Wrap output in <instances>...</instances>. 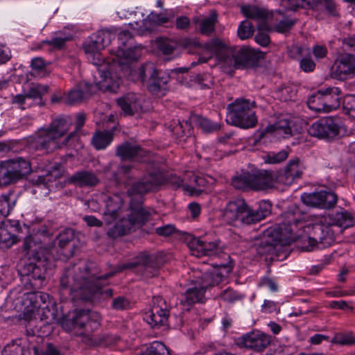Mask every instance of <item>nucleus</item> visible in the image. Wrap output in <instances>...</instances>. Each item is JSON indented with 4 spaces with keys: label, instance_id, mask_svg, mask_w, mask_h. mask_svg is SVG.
Returning a JSON list of instances; mask_svg holds the SVG:
<instances>
[{
    "label": "nucleus",
    "instance_id": "nucleus-26",
    "mask_svg": "<svg viewBox=\"0 0 355 355\" xmlns=\"http://www.w3.org/2000/svg\"><path fill=\"white\" fill-rule=\"evenodd\" d=\"M116 103L125 116H133L143 111L142 100L135 93H128L119 98Z\"/></svg>",
    "mask_w": 355,
    "mask_h": 355
},
{
    "label": "nucleus",
    "instance_id": "nucleus-57",
    "mask_svg": "<svg viewBox=\"0 0 355 355\" xmlns=\"http://www.w3.org/2000/svg\"><path fill=\"white\" fill-rule=\"evenodd\" d=\"M315 66V62L309 57L302 58L300 61V69L306 73L313 71Z\"/></svg>",
    "mask_w": 355,
    "mask_h": 355
},
{
    "label": "nucleus",
    "instance_id": "nucleus-45",
    "mask_svg": "<svg viewBox=\"0 0 355 355\" xmlns=\"http://www.w3.org/2000/svg\"><path fill=\"white\" fill-rule=\"evenodd\" d=\"M1 355H31V352L21 343L12 341L4 347Z\"/></svg>",
    "mask_w": 355,
    "mask_h": 355
},
{
    "label": "nucleus",
    "instance_id": "nucleus-63",
    "mask_svg": "<svg viewBox=\"0 0 355 355\" xmlns=\"http://www.w3.org/2000/svg\"><path fill=\"white\" fill-rule=\"evenodd\" d=\"M191 21L186 16H180L176 18L175 27L178 30L187 31L190 27Z\"/></svg>",
    "mask_w": 355,
    "mask_h": 355
},
{
    "label": "nucleus",
    "instance_id": "nucleus-43",
    "mask_svg": "<svg viewBox=\"0 0 355 355\" xmlns=\"http://www.w3.org/2000/svg\"><path fill=\"white\" fill-rule=\"evenodd\" d=\"M322 92L323 89H320L309 98L307 105L311 110L317 112H327Z\"/></svg>",
    "mask_w": 355,
    "mask_h": 355
},
{
    "label": "nucleus",
    "instance_id": "nucleus-10",
    "mask_svg": "<svg viewBox=\"0 0 355 355\" xmlns=\"http://www.w3.org/2000/svg\"><path fill=\"white\" fill-rule=\"evenodd\" d=\"M138 77L137 79L144 83L149 76L148 89L153 95L162 96L168 90V83L171 75L159 70H157L151 62L142 64L137 69L134 70Z\"/></svg>",
    "mask_w": 355,
    "mask_h": 355
},
{
    "label": "nucleus",
    "instance_id": "nucleus-1",
    "mask_svg": "<svg viewBox=\"0 0 355 355\" xmlns=\"http://www.w3.org/2000/svg\"><path fill=\"white\" fill-rule=\"evenodd\" d=\"M161 267L160 261L154 254L141 253L135 260L116 266L110 272L98 275L91 266L83 263L67 268L60 278L61 295L68 294L73 300L94 301L98 294L112 297L113 290L103 287L107 279L128 269H135L144 278L157 276Z\"/></svg>",
    "mask_w": 355,
    "mask_h": 355
},
{
    "label": "nucleus",
    "instance_id": "nucleus-28",
    "mask_svg": "<svg viewBox=\"0 0 355 355\" xmlns=\"http://www.w3.org/2000/svg\"><path fill=\"white\" fill-rule=\"evenodd\" d=\"M184 181V189L190 194L196 196L200 194L209 183V180L203 175L193 172L185 174Z\"/></svg>",
    "mask_w": 355,
    "mask_h": 355
},
{
    "label": "nucleus",
    "instance_id": "nucleus-34",
    "mask_svg": "<svg viewBox=\"0 0 355 355\" xmlns=\"http://www.w3.org/2000/svg\"><path fill=\"white\" fill-rule=\"evenodd\" d=\"M49 300V295L46 293L34 291L26 295L25 303L28 302L27 306L32 309H45L48 306L46 302Z\"/></svg>",
    "mask_w": 355,
    "mask_h": 355
},
{
    "label": "nucleus",
    "instance_id": "nucleus-50",
    "mask_svg": "<svg viewBox=\"0 0 355 355\" xmlns=\"http://www.w3.org/2000/svg\"><path fill=\"white\" fill-rule=\"evenodd\" d=\"M159 50L166 55H171L177 48V43L168 39H159L157 40Z\"/></svg>",
    "mask_w": 355,
    "mask_h": 355
},
{
    "label": "nucleus",
    "instance_id": "nucleus-52",
    "mask_svg": "<svg viewBox=\"0 0 355 355\" xmlns=\"http://www.w3.org/2000/svg\"><path fill=\"white\" fill-rule=\"evenodd\" d=\"M33 351L35 355H61L60 352L52 343H48L44 348L34 346Z\"/></svg>",
    "mask_w": 355,
    "mask_h": 355
},
{
    "label": "nucleus",
    "instance_id": "nucleus-41",
    "mask_svg": "<svg viewBox=\"0 0 355 355\" xmlns=\"http://www.w3.org/2000/svg\"><path fill=\"white\" fill-rule=\"evenodd\" d=\"M21 180L10 166L6 164L0 169V185L8 186Z\"/></svg>",
    "mask_w": 355,
    "mask_h": 355
},
{
    "label": "nucleus",
    "instance_id": "nucleus-29",
    "mask_svg": "<svg viewBox=\"0 0 355 355\" xmlns=\"http://www.w3.org/2000/svg\"><path fill=\"white\" fill-rule=\"evenodd\" d=\"M105 210L103 213L104 220L107 224H111L119 216L123 200L119 193L108 196L104 200Z\"/></svg>",
    "mask_w": 355,
    "mask_h": 355
},
{
    "label": "nucleus",
    "instance_id": "nucleus-5",
    "mask_svg": "<svg viewBox=\"0 0 355 355\" xmlns=\"http://www.w3.org/2000/svg\"><path fill=\"white\" fill-rule=\"evenodd\" d=\"M271 208L268 200H261L255 208H251L243 198H236L227 203L223 218L227 224L240 227L263 220L270 214Z\"/></svg>",
    "mask_w": 355,
    "mask_h": 355
},
{
    "label": "nucleus",
    "instance_id": "nucleus-19",
    "mask_svg": "<svg viewBox=\"0 0 355 355\" xmlns=\"http://www.w3.org/2000/svg\"><path fill=\"white\" fill-rule=\"evenodd\" d=\"M305 169L303 162L297 157L289 160L283 170L275 175V182L284 185H291L302 178Z\"/></svg>",
    "mask_w": 355,
    "mask_h": 355
},
{
    "label": "nucleus",
    "instance_id": "nucleus-6",
    "mask_svg": "<svg viewBox=\"0 0 355 355\" xmlns=\"http://www.w3.org/2000/svg\"><path fill=\"white\" fill-rule=\"evenodd\" d=\"M282 221L270 227L266 232L265 238L257 246V251L260 255L272 253L279 242H291L294 241L293 227L300 221L299 208L292 206L282 215Z\"/></svg>",
    "mask_w": 355,
    "mask_h": 355
},
{
    "label": "nucleus",
    "instance_id": "nucleus-35",
    "mask_svg": "<svg viewBox=\"0 0 355 355\" xmlns=\"http://www.w3.org/2000/svg\"><path fill=\"white\" fill-rule=\"evenodd\" d=\"M49 87L47 85L33 83L29 89L26 92V94L27 98L33 99L35 105L42 107L45 105L42 97L49 92Z\"/></svg>",
    "mask_w": 355,
    "mask_h": 355
},
{
    "label": "nucleus",
    "instance_id": "nucleus-22",
    "mask_svg": "<svg viewBox=\"0 0 355 355\" xmlns=\"http://www.w3.org/2000/svg\"><path fill=\"white\" fill-rule=\"evenodd\" d=\"M113 38L114 35L109 31H98L89 36L84 42L85 53L98 56L99 51L109 45Z\"/></svg>",
    "mask_w": 355,
    "mask_h": 355
},
{
    "label": "nucleus",
    "instance_id": "nucleus-17",
    "mask_svg": "<svg viewBox=\"0 0 355 355\" xmlns=\"http://www.w3.org/2000/svg\"><path fill=\"white\" fill-rule=\"evenodd\" d=\"M60 253L66 258L73 257L81 247L80 241L76 231L67 228L61 231L55 237Z\"/></svg>",
    "mask_w": 355,
    "mask_h": 355
},
{
    "label": "nucleus",
    "instance_id": "nucleus-12",
    "mask_svg": "<svg viewBox=\"0 0 355 355\" xmlns=\"http://www.w3.org/2000/svg\"><path fill=\"white\" fill-rule=\"evenodd\" d=\"M308 133L319 139H334L345 132L343 121L338 116L323 117L313 123L307 129Z\"/></svg>",
    "mask_w": 355,
    "mask_h": 355
},
{
    "label": "nucleus",
    "instance_id": "nucleus-11",
    "mask_svg": "<svg viewBox=\"0 0 355 355\" xmlns=\"http://www.w3.org/2000/svg\"><path fill=\"white\" fill-rule=\"evenodd\" d=\"M275 176L272 173L264 170L244 171L232 180V186L238 189L247 187L255 190H265L274 186Z\"/></svg>",
    "mask_w": 355,
    "mask_h": 355
},
{
    "label": "nucleus",
    "instance_id": "nucleus-23",
    "mask_svg": "<svg viewBox=\"0 0 355 355\" xmlns=\"http://www.w3.org/2000/svg\"><path fill=\"white\" fill-rule=\"evenodd\" d=\"M297 132L294 121L288 116H281L273 124L268 125L261 132L259 138L264 137L266 133H273L277 137H289Z\"/></svg>",
    "mask_w": 355,
    "mask_h": 355
},
{
    "label": "nucleus",
    "instance_id": "nucleus-2",
    "mask_svg": "<svg viewBox=\"0 0 355 355\" xmlns=\"http://www.w3.org/2000/svg\"><path fill=\"white\" fill-rule=\"evenodd\" d=\"M164 182V178L162 173L153 171L134 183L127 191L131 198L130 213L126 218H121L108 230L109 236L116 238L126 235L135 225H142L146 223L155 211L149 207H144L141 196L155 190Z\"/></svg>",
    "mask_w": 355,
    "mask_h": 355
},
{
    "label": "nucleus",
    "instance_id": "nucleus-4",
    "mask_svg": "<svg viewBox=\"0 0 355 355\" xmlns=\"http://www.w3.org/2000/svg\"><path fill=\"white\" fill-rule=\"evenodd\" d=\"M21 253L24 262L22 275L28 277L29 284L34 290L41 288L46 283L49 265L46 252L31 238H26Z\"/></svg>",
    "mask_w": 355,
    "mask_h": 355
},
{
    "label": "nucleus",
    "instance_id": "nucleus-3",
    "mask_svg": "<svg viewBox=\"0 0 355 355\" xmlns=\"http://www.w3.org/2000/svg\"><path fill=\"white\" fill-rule=\"evenodd\" d=\"M119 46L116 50L112 49L111 53L115 55L116 58H112L113 64L105 62L104 58H101V54L88 55L93 64L97 67V71L100 80L94 82L95 84L101 85L105 83L112 85H117V89L121 84V75H115L114 71L117 68H122L123 66L128 68L127 64L138 60L142 54L143 48L141 45L135 44L132 33L127 30L122 31L118 34Z\"/></svg>",
    "mask_w": 355,
    "mask_h": 355
},
{
    "label": "nucleus",
    "instance_id": "nucleus-59",
    "mask_svg": "<svg viewBox=\"0 0 355 355\" xmlns=\"http://www.w3.org/2000/svg\"><path fill=\"white\" fill-rule=\"evenodd\" d=\"M312 53L315 58L319 60L327 57L328 50L324 45L315 44L312 48Z\"/></svg>",
    "mask_w": 355,
    "mask_h": 355
},
{
    "label": "nucleus",
    "instance_id": "nucleus-39",
    "mask_svg": "<svg viewBox=\"0 0 355 355\" xmlns=\"http://www.w3.org/2000/svg\"><path fill=\"white\" fill-rule=\"evenodd\" d=\"M113 140L110 131H98L92 137V143L96 150L105 149Z\"/></svg>",
    "mask_w": 355,
    "mask_h": 355
},
{
    "label": "nucleus",
    "instance_id": "nucleus-62",
    "mask_svg": "<svg viewBox=\"0 0 355 355\" xmlns=\"http://www.w3.org/2000/svg\"><path fill=\"white\" fill-rule=\"evenodd\" d=\"M48 64L45 60L41 57H36L32 59L31 66L33 70L36 72L43 71Z\"/></svg>",
    "mask_w": 355,
    "mask_h": 355
},
{
    "label": "nucleus",
    "instance_id": "nucleus-40",
    "mask_svg": "<svg viewBox=\"0 0 355 355\" xmlns=\"http://www.w3.org/2000/svg\"><path fill=\"white\" fill-rule=\"evenodd\" d=\"M190 123L195 124L204 132L207 133L217 131L220 128V125L219 123H213L208 119L198 115L192 116L190 118Z\"/></svg>",
    "mask_w": 355,
    "mask_h": 355
},
{
    "label": "nucleus",
    "instance_id": "nucleus-58",
    "mask_svg": "<svg viewBox=\"0 0 355 355\" xmlns=\"http://www.w3.org/2000/svg\"><path fill=\"white\" fill-rule=\"evenodd\" d=\"M281 99L284 101H292L296 96V92L290 86H286L279 89Z\"/></svg>",
    "mask_w": 355,
    "mask_h": 355
},
{
    "label": "nucleus",
    "instance_id": "nucleus-60",
    "mask_svg": "<svg viewBox=\"0 0 355 355\" xmlns=\"http://www.w3.org/2000/svg\"><path fill=\"white\" fill-rule=\"evenodd\" d=\"M155 233L161 236H168L175 232L176 228L174 225L168 224L164 226L155 228Z\"/></svg>",
    "mask_w": 355,
    "mask_h": 355
},
{
    "label": "nucleus",
    "instance_id": "nucleus-30",
    "mask_svg": "<svg viewBox=\"0 0 355 355\" xmlns=\"http://www.w3.org/2000/svg\"><path fill=\"white\" fill-rule=\"evenodd\" d=\"M324 222L327 223L330 226L335 225L343 229L351 227L355 224V220L352 214L346 210L329 214L324 218Z\"/></svg>",
    "mask_w": 355,
    "mask_h": 355
},
{
    "label": "nucleus",
    "instance_id": "nucleus-15",
    "mask_svg": "<svg viewBox=\"0 0 355 355\" xmlns=\"http://www.w3.org/2000/svg\"><path fill=\"white\" fill-rule=\"evenodd\" d=\"M169 312L166 300L161 296H155L150 309L144 314L143 318L151 328L158 329L167 324Z\"/></svg>",
    "mask_w": 355,
    "mask_h": 355
},
{
    "label": "nucleus",
    "instance_id": "nucleus-25",
    "mask_svg": "<svg viewBox=\"0 0 355 355\" xmlns=\"http://www.w3.org/2000/svg\"><path fill=\"white\" fill-rule=\"evenodd\" d=\"M116 155L122 160L142 162L147 155V151L139 145L125 141L116 147Z\"/></svg>",
    "mask_w": 355,
    "mask_h": 355
},
{
    "label": "nucleus",
    "instance_id": "nucleus-42",
    "mask_svg": "<svg viewBox=\"0 0 355 355\" xmlns=\"http://www.w3.org/2000/svg\"><path fill=\"white\" fill-rule=\"evenodd\" d=\"M137 355H171L166 345L159 341H155L141 349Z\"/></svg>",
    "mask_w": 355,
    "mask_h": 355
},
{
    "label": "nucleus",
    "instance_id": "nucleus-56",
    "mask_svg": "<svg viewBox=\"0 0 355 355\" xmlns=\"http://www.w3.org/2000/svg\"><path fill=\"white\" fill-rule=\"evenodd\" d=\"M245 14L248 18L254 19H265L267 17V13L264 10L256 7L250 8Z\"/></svg>",
    "mask_w": 355,
    "mask_h": 355
},
{
    "label": "nucleus",
    "instance_id": "nucleus-20",
    "mask_svg": "<svg viewBox=\"0 0 355 355\" xmlns=\"http://www.w3.org/2000/svg\"><path fill=\"white\" fill-rule=\"evenodd\" d=\"M355 75V55H340L331 67V76L337 80H344Z\"/></svg>",
    "mask_w": 355,
    "mask_h": 355
},
{
    "label": "nucleus",
    "instance_id": "nucleus-53",
    "mask_svg": "<svg viewBox=\"0 0 355 355\" xmlns=\"http://www.w3.org/2000/svg\"><path fill=\"white\" fill-rule=\"evenodd\" d=\"M69 40V37L59 35L53 37L51 40H43L41 43L42 44H46L56 49H61Z\"/></svg>",
    "mask_w": 355,
    "mask_h": 355
},
{
    "label": "nucleus",
    "instance_id": "nucleus-54",
    "mask_svg": "<svg viewBox=\"0 0 355 355\" xmlns=\"http://www.w3.org/2000/svg\"><path fill=\"white\" fill-rule=\"evenodd\" d=\"M111 307L116 311H125L130 307V303L124 296H118L112 300Z\"/></svg>",
    "mask_w": 355,
    "mask_h": 355
},
{
    "label": "nucleus",
    "instance_id": "nucleus-21",
    "mask_svg": "<svg viewBox=\"0 0 355 355\" xmlns=\"http://www.w3.org/2000/svg\"><path fill=\"white\" fill-rule=\"evenodd\" d=\"M313 237H310L309 243L310 247H307V251L313 250L317 245L318 248H324L330 246L335 240L334 234L329 225L315 223L313 225Z\"/></svg>",
    "mask_w": 355,
    "mask_h": 355
},
{
    "label": "nucleus",
    "instance_id": "nucleus-32",
    "mask_svg": "<svg viewBox=\"0 0 355 355\" xmlns=\"http://www.w3.org/2000/svg\"><path fill=\"white\" fill-rule=\"evenodd\" d=\"M193 287L188 288L181 295L180 299V304L187 310L194 304L202 302L204 299L205 291L196 282H193Z\"/></svg>",
    "mask_w": 355,
    "mask_h": 355
},
{
    "label": "nucleus",
    "instance_id": "nucleus-31",
    "mask_svg": "<svg viewBox=\"0 0 355 355\" xmlns=\"http://www.w3.org/2000/svg\"><path fill=\"white\" fill-rule=\"evenodd\" d=\"M192 282H196L205 292L208 288L218 285L223 280L224 276L221 272L213 270L198 274Z\"/></svg>",
    "mask_w": 355,
    "mask_h": 355
},
{
    "label": "nucleus",
    "instance_id": "nucleus-14",
    "mask_svg": "<svg viewBox=\"0 0 355 355\" xmlns=\"http://www.w3.org/2000/svg\"><path fill=\"white\" fill-rule=\"evenodd\" d=\"M98 91L110 92L116 93L117 91V85L114 83L112 86L104 83L95 84L87 82H80L76 87L69 92L67 95V103L70 105L82 102L85 99L96 94Z\"/></svg>",
    "mask_w": 355,
    "mask_h": 355
},
{
    "label": "nucleus",
    "instance_id": "nucleus-33",
    "mask_svg": "<svg viewBox=\"0 0 355 355\" xmlns=\"http://www.w3.org/2000/svg\"><path fill=\"white\" fill-rule=\"evenodd\" d=\"M340 89L338 87H329L323 89V102L326 112L336 110L340 104Z\"/></svg>",
    "mask_w": 355,
    "mask_h": 355
},
{
    "label": "nucleus",
    "instance_id": "nucleus-55",
    "mask_svg": "<svg viewBox=\"0 0 355 355\" xmlns=\"http://www.w3.org/2000/svg\"><path fill=\"white\" fill-rule=\"evenodd\" d=\"M295 23L293 19H284L275 24L274 30L278 33H286L292 28Z\"/></svg>",
    "mask_w": 355,
    "mask_h": 355
},
{
    "label": "nucleus",
    "instance_id": "nucleus-44",
    "mask_svg": "<svg viewBox=\"0 0 355 355\" xmlns=\"http://www.w3.org/2000/svg\"><path fill=\"white\" fill-rule=\"evenodd\" d=\"M16 199L12 193L0 196V216H7L15 207Z\"/></svg>",
    "mask_w": 355,
    "mask_h": 355
},
{
    "label": "nucleus",
    "instance_id": "nucleus-7",
    "mask_svg": "<svg viewBox=\"0 0 355 355\" xmlns=\"http://www.w3.org/2000/svg\"><path fill=\"white\" fill-rule=\"evenodd\" d=\"M69 128V122L65 117H58L52 121L48 127L41 128L37 132L34 141L31 144L33 148L38 150H45L46 153L52 152L62 146L67 145L68 142L74 135L70 133L62 143L59 139L62 137Z\"/></svg>",
    "mask_w": 355,
    "mask_h": 355
},
{
    "label": "nucleus",
    "instance_id": "nucleus-8",
    "mask_svg": "<svg viewBox=\"0 0 355 355\" xmlns=\"http://www.w3.org/2000/svg\"><path fill=\"white\" fill-rule=\"evenodd\" d=\"M255 101L240 98L227 105L226 121L228 124L244 129L251 128L257 123Z\"/></svg>",
    "mask_w": 355,
    "mask_h": 355
},
{
    "label": "nucleus",
    "instance_id": "nucleus-13",
    "mask_svg": "<svg viewBox=\"0 0 355 355\" xmlns=\"http://www.w3.org/2000/svg\"><path fill=\"white\" fill-rule=\"evenodd\" d=\"M229 53L224 56V62L229 61L236 69H243L254 67L257 64L260 58H263V53L260 51H256L250 47L243 46L235 47Z\"/></svg>",
    "mask_w": 355,
    "mask_h": 355
},
{
    "label": "nucleus",
    "instance_id": "nucleus-37",
    "mask_svg": "<svg viewBox=\"0 0 355 355\" xmlns=\"http://www.w3.org/2000/svg\"><path fill=\"white\" fill-rule=\"evenodd\" d=\"M18 176L23 179L31 172V165L28 160L22 157H17L9 160L7 163Z\"/></svg>",
    "mask_w": 355,
    "mask_h": 355
},
{
    "label": "nucleus",
    "instance_id": "nucleus-27",
    "mask_svg": "<svg viewBox=\"0 0 355 355\" xmlns=\"http://www.w3.org/2000/svg\"><path fill=\"white\" fill-rule=\"evenodd\" d=\"M68 182L80 188H92L100 183L97 174L92 170H80L71 175Z\"/></svg>",
    "mask_w": 355,
    "mask_h": 355
},
{
    "label": "nucleus",
    "instance_id": "nucleus-47",
    "mask_svg": "<svg viewBox=\"0 0 355 355\" xmlns=\"http://www.w3.org/2000/svg\"><path fill=\"white\" fill-rule=\"evenodd\" d=\"M331 342L341 345H355V336L351 331L347 333H338L334 336Z\"/></svg>",
    "mask_w": 355,
    "mask_h": 355
},
{
    "label": "nucleus",
    "instance_id": "nucleus-49",
    "mask_svg": "<svg viewBox=\"0 0 355 355\" xmlns=\"http://www.w3.org/2000/svg\"><path fill=\"white\" fill-rule=\"evenodd\" d=\"M288 156V153L285 150H280L277 153L271 152L264 157V161L268 164H279L286 160Z\"/></svg>",
    "mask_w": 355,
    "mask_h": 355
},
{
    "label": "nucleus",
    "instance_id": "nucleus-64",
    "mask_svg": "<svg viewBox=\"0 0 355 355\" xmlns=\"http://www.w3.org/2000/svg\"><path fill=\"white\" fill-rule=\"evenodd\" d=\"M282 2L289 9L295 10L298 8H304L307 6L309 3L306 0H282Z\"/></svg>",
    "mask_w": 355,
    "mask_h": 355
},
{
    "label": "nucleus",
    "instance_id": "nucleus-38",
    "mask_svg": "<svg viewBox=\"0 0 355 355\" xmlns=\"http://www.w3.org/2000/svg\"><path fill=\"white\" fill-rule=\"evenodd\" d=\"M62 175V166L60 164H55L51 167V170L48 171L44 175L39 176L36 180L37 186L44 185L46 186L49 182H51Z\"/></svg>",
    "mask_w": 355,
    "mask_h": 355
},
{
    "label": "nucleus",
    "instance_id": "nucleus-61",
    "mask_svg": "<svg viewBox=\"0 0 355 355\" xmlns=\"http://www.w3.org/2000/svg\"><path fill=\"white\" fill-rule=\"evenodd\" d=\"M345 51H355V35L347 36L340 40Z\"/></svg>",
    "mask_w": 355,
    "mask_h": 355
},
{
    "label": "nucleus",
    "instance_id": "nucleus-48",
    "mask_svg": "<svg viewBox=\"0 0 355 355\" xmlns=\"http://www.w3.org/2000/svg\"><path fill=\"white\" fill-rule=\"evenodd\" d=\"M253 25L249 21H243L239 26L237 30L238 37L244 40L251 37L254 33Z\"/></svg>",
    "mask_w": 355,
    "mask_h": 355
},
{
    "label": "nucleus",
    "instance_id": "nucleus-46",
    "mask_svg": "<svg viewBox=\"0 0 355 355\" xmlns=\"http://www.w3.org/2000/svg\"><path fill=\"white\" fill-rule=\"evenodd\" d=\"M17 242V237L4 227L0 228V246L9 248Z\"/></svg>",
    "mask_w": 355,
    "mask_h": 355
},
{
    "label": "nucleus",
    "instance_id": "nucleus-51",
    "mask_svg": "<svg viewBox=\"0 0 355 355\" xmlns=\"http://www.w3.org/2000/svg\"><path fill=\"white\" fill-rule=\"evenodd\" d=\"M345 113L355 119V94L346 95L343 101Z\"/></svg>",
    "mask_w": 355,
    "mask_h": 355
},
{
    "label": "nucleus",
    "instance_id": "nucleus-16",
    "mask_svg": "<svg viewBox=\"0 0 355 355\" xmlns=\"http://www.w3.org/2000/svg\"><path fill=\"white\" fill-rule=\"evenodd\" d=\"M235 343L240 348L261 352L270 345L271 338L260 331H252L237 338Z\"/></svg>",
    "mask_w": 355,
    "mask_h": 355
},
{
    "label": "nucleus",
    "instance_id": "nucleus-24",
    "mask_svg": "<svg viewBox=\"0 0 355 355\" xmlns=\"http://www.w3.org/2000/svg\"><path fill=\"white\" fill-rule=\"evenodd\" d=\"M219 243L220 241L218 240L208 241L205 238L194 237L190 241L189 245L193 251V254L196 257L215 256L221 252Z\"/></svg>",
    "mask_w": 355,
    "mask_h": 355
},
{
    "label": "nucleus",
    "instance_id": "nucleus-18",
    "mask_svg": "<svg viewBox=\"0 0 355 355\" xmlns=\"http://www.w3.org/2000/svg\"><path fill=\"white\" fill-rule=\"evenodd\" d=\"M301 200L307 206L329 209L336 205L338 197L331 191H319L313 193H304L301 196Z\"/></svg>",
    "mask_w": 355,
    "mask_h": 355
},
{
    "label": "nucleus",
    "instance_id": "nucleus-36",
    "mask_svg": "<svg viewBox=\"0 0 355 355\" xmlns=\"http://www.w3.org/2000/svg\"><path fill=\"white\" fill-rule=\"evenodd\" d=\"M217 22V13L216 12H213L208 17H206L200 21L198 31L203 35L211 36L215 32Z\"/></svg>",
    "mask_w": 355,
    "mask_h": 355
},
{
    "label": "nucleus",
    "instance_id": "nucleus-9",
    "mask_svg": "<svg viewBox=\"0 0 355 355\" xmlns=\"http://www.w3.org/2000/svg\"><path fill=\"white\" fill-rule=\"evenodd\" d=\"M101 317L98 313L90 310H75L64 317L62 327L67 331H77L80 334L94 331L100 325Z\"/></svg>",
    "mask_w": 355,
    "mask_h": 355
}]
</instances>
